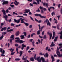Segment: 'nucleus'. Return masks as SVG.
Masks as SVG:
<instances>
[{"label":"nucleus","instance_id":"052dcab7","mask_svg":"<svg viewBox=\"0 0 62 62\" xmlns=\"http://www.w3.org/2000/svg\"><path fill=\"white\" fill-rule=\"evenodd\" d=\"M38 26L39 28V29L40 30V27H41L40 25V24H39Z\"/></svg>","mask_w":62,"mask_h":62},{"label":"nucleus","instance_id":"a211bd4d","mask_svg":"<svg viewBox=\"0 0 62 62\" xmlns=\"http://www.w3.org/2000/svg\"><path fill=\"white\" fill-rule=\"evenodd\" d=\"M36 1H37V3L38 4H39V1L41 2V0H36Z\"/></svg>","mask_w":62,"mask_h":62},{"label":"nucleus","instance_id":"ea45409f","mask_svg":"<svg viewBox=\"0 0 62 62\" xmlns=\"http://www.w3.org/2000/svg\"><path fill=\"white\" fill-rule=\"evenodd\" d=\"M42 22V20H40L39 21H38V23H41Z\"/></svg>","mask_w":62,"mask_h":62},{"label":"nucleus","instance_id":"4468645a","mask_svg":"<svg viewBox=\"0 0 62 62\" xmlns=\"http://www.w3.org/2000/svg\"><path fill=\"white\" fill-rule=\"evenodd\" d=\"M10 38L12 39V40H14V35L13 34L11 35L10 37Z\"/></svg>","mask_w":62,"mask_h":62},{"label":"nucleus","instance_id":"c03bdc74","mask_svg":"<svg viewBox=\"0 0 62 62\" xmlns=\"http://www.w3.org/2000/svg\"><path fill=\"white\" fill-rule=\"evenodd\" d=\"M46 35H44V37H43V39H46Z\"/></svg>","mask_w":62,"mask_h":62},{"label":"nucleus","instance_id":"6e6d98bb","mask_svg":"<svg viewBox=\"0 0 62 62\" xmlns=\"http://www.w3.org/2000/svg\"><path fill=\"white\" fill-rule=\"evenodd\" d=\"M23 15L24 16H27V14L26 13L23 14Z\"/></svg>","mask_w":62,"mask_h":62},{"label":"nucleus","instance_id":"13d9d810","mask_svg":"<svg viewBox=\"0 0 62 62\" xmlns=\"http://www.w3.org/2000/svg\"><path fill=\"white\" fill-rule=\"evenodd\" d=\"M38 10H37L36 11V12H40V10H39V8H38Z\"/></svg>","mask_w":62,"mask_h":62},{"label":"nucleus","instance_id":"72a5a7b5","mask_svg":"<svg viewBox=\"0 0 62 62\" xmlns=\"http://www.w3.org/2000/svg\"><path fill=\"white\" fill-rule=\"evenodd\" d=\"M23 34L24 36H26V35H27L26 32H24L23 33Z\"/></svg>","mask_w":62,"mask_h":62},{"label":"nucleus","instance_id":"603ef678","mask_svg":"<svg viewBox=\"0 0 62 62\" xmlns=\"http://www.w3.org/2000/svg\"><path fill=\"white\" fill-rule=\"evenodd\" d=\"M32 25H31L29 26V28H32Z\"/></svg>","mask_w":62,"mask_h":62},{"label":"nucleus","instance_id":"a19ab883","mask_svg":"<svg viewBox=\"0 0 62 62\" xmlns=\"http://www.w3.org/2000/svg\"><path fill=\"white\" fill-rule=\"evenodd\" d=\"M29 17L31 19V20L33 21H34V19H33L32 18V17H31V16H29Z\"/></svg>","mask_w":62,"mask_h":62},{"label":"nucleus","instance_id":"c9c22d12","mask_svg":"<svg viewBox=\"0 0 62 62\" xmlns=\"http://www.w3.org/2000/svg\"><path fill=\"white\" fill-rule=\"evenodd\" d=\"M32 4L34 5H38V3H37L36 2H34Z\"/></svg>","mask_w":62,"mask_h":62},{"label":"nucleus","instance_id":"39448f33","mask_svg":"<svg viewBox=\"0 0 62 62\" xmlns=\"http://www.w3.org/2000/svg\"><path fill=\"white\" fill-rule=\"evenodd\" d=\"M22 47H21V50H23L24 49V47H26V45H25L24 44H22Z\"/></svg>","mask_w":62,"mask_h":62},{"label":"nucleus","instance_id":"f3484780","mask_svg":"<svg viewBox=\"0 0 62 62\" xmlns=\"http://www.w3.org/2000/svg\"><path fill=\"white\" fill-rule=\"evenodd\" d=\"M46 57H48V56H49V55H48V53H46V54H45L44 56L45 57H46Z\"/></svg>","mask_w":62,"mask_h":62},{"label":"nucleus","instance_id":"79ce46f5","mask_svg":"<svg viewBox=\"0 0 62 62\" xmlns=\"http://www.w3.org/2000/svg\"><path fill=\"white\" fill-rule=\"evenodd\" d=\"M36 54H35V55L34 57V59L35 60H36Z\"/></svg>","mask_w":62,"mask_h":62},{"label":"nucleus","instance_id":"aec40b11","mask_svg":"<svg viewBox=\"0 0 62 62\" xmlns=\"http://www.w3.org/2000/svg\"><path fill=\"white\" fill-rule=\"evenodd\" d=\"M21 38V39H23L24 38V35H21L20 36Z\"/></svg>","mask_w":62,"mask_h":62},{"label":"nucleus","instance_id":"4d7b16f0","mask_svg":"<svg viewBox=\"0 0 62 62\" xmlns=\"http://www.w3.org/2000/svg\"><path fill=\"white\" fill-rule=\"evenodd\" d=\"M29 5L30 6H31V7H33V5L32 4L30 3Z\"/></svg>","mask_w":62,"mask_h":62},{"label":"nucleus","instance_id":"1a4fd4ad","mask_svg":"<svg viewBox=\"0 0 62 62\" xmlns=\"http://www.w3.org/2000/svg\"><path fill=\"white\" fill-rule=\"evenodd\" d=\"M51 55V58L52 59V61L51 62H54L53 61H54V57L52 55Z\"/></svg>","mask_w":62,"mask_h":62},{"label":"nucleus","instance_id":"bf43d9fd","mask_svg":"<svg viewBox=\"0 0 62 62\" xmlns=\"http://www.w3.org/2000/svg\"><path fill=\"white\" fill-rule=\"evenodd\" d=\"M16 50L17 54H19V52H18V48H16Z\"/></svg>","mask_w":62,"mask_h":62},{"label":"nucleus","instance_id":"9d476101","mask_svg":"<svg viewBox=\"0 0 62 62\" xmlns=\"http://www.w3.org/2000/svg\"><path fill=\"white\" fill-rule=\"evenodd\" d=\"M25 12H24V13H28L29 12H30V11L29 9H25Z\"/></svg>","mask_w":62,"mask_h":62},{"label":"nucleus","instance_id":"412c9836","mask_svg":"<svg viewBox=\"0 0 62 62\" xmlns=\"http://www.w3.org/2000/svg\"><path fill=\"white\" fill-rule=\"evenodd\" d=\"M19 34H20V32L19 31H18L16 33V36H18V35H19Z\"/></svg>","mask_w":62,"mask_h":62},{"label":"nucleus","instance_id":"774afa93","mask_svg":"<svg viewBox=\"0 0 62 62\" xmlns=\"http://www.w3.org/2000/svg\"><path fill=\"white\" fill-rule=\"evenodd\" d=\"M58 34H60L61 35H62V31L60 33H59Z\"/></svg>","mask_w":62,"mask_h":62},{"label":"nucleus","instance_id":"473e14b6","mask_svg":"<svg viewBox=\"0 0 62 62\" xmlns=\"http://www.w3.org/2000/svg\"><path fill=\"white\" fill-rule=\"evenodd\" d=\"M45 26H42L41 27V31H42V29H43V28H44L45 27Z\"/></svg>","mask_w":62,"mask_h":62},{"label":"nucleus","instance_id":"7ed1b4c3","mask_svg":"<svg viewBox=\"0 0 62 62\" xmlns=\"http://www.w3.org/2000/svg\"><path fill=\"white\" fill-rule=\"evenodd\" d=\"M41 60H42V61L43 62H49L48 60V59H47V61H45V59L43 57H41L40 58Z\"/></svg>","mask_w":62,"mask_h":62},{"label":"nucleus","instance_id":"8fccbe9b","mask_svg":"<svg viewBox=\"0 0 62 62\" xmlns=\"http://www.w3.org/2000/svg\"><path fill=\"white\" fill-rule=\"evenodd\" d=\"M13 13L14 14H16V15H18V14L15 12H13Z\"/></svg>","mask_w":62,"mask_h":62},{"label":"nucleus","instance_id":"a18cd8bd","mask_svg":"<svg viewBox=\"0 0 62 62\" xmlns=\"http://www.w3.org/2000/svg\"><path fill=\"white\" fill-rule=\"evenodd\" d=\"M38 41L39 42V43H40L41 42L40 40H39V39L38 40Z\"/></svg>","mask_w":62,"mask_h":62},{"label":"nucleus","instance_id":"5701e85b","mask_svg":"<svg viewBox=\"0 0 62 62\" xmlns=\"http://www.w3.org/2000/svg\"><path fill=\"white\" fill-rule=\"evenodd\" d=\"M30 60L31 61H34V58H30Z\"/></svg>","mask_w":62,"mask_h":62},{"label":"nucleus","instance_id":"ddd939ff","mask_svg":"<svg viewBox=\"0 0 62 62\" xmlns=\"http://www.w3.org/2000/svg\"><path fill=\"white\" fill-rule=\"evenodd\" d=\"M3 18H5L6 20V21H7V22H8V20L7 19H8V16H7V15L4 16H3Z\"/></svg>","mask_w":62,"mask_h":62},{"label":"nucleus","instance_id":"6e6552de","mask_svg":"<svg viewBox=\"0 0 62 62\" xmlns=\"http://www.w3.org/2000/svg\"><path fill=\"white\" fill-rule=\"evenodd\" d=\"M14 1H15V2H14V3L16 5V6H18V4L19 3V2H17V1H16V0H13Z\"/></svg>","mask_w":62,"mask_h":62},{"label":"nucleus","instance_id":"338daca9","mask_svg":"<svg viewBox=\"0 0 62 62\" xmlns=\"http://www.w3.org/2000/svg\"><path fill=\"white\" fill-rule=\"evenodd\" d=\"M49 35H50V37H52V34L51 33H50L49 34Z\"/></svg>","mask_w":62,"mask_h":62},{"label":"nucleus","instance_id":"69168bd1","mask_svg":"<svg viewBox=\"0 0 62 62\" xmlns=\"http://www.w3.org/2000/svg\"><path fill=\"white\" fill-rule=\"evenodd\" d=\"M15 39H20V38L19 37H16L15 38Z\"/></svg>","mask_w":62,"mask_h":62},{"label":"nucleus","instance_id":"09e8293b","mask_svg":"<svg viewBox=\"0 0 62 62\" xmlns=\"http://www.w3.org/2000/svg\"><path fill=\"white\" fill-rule=\"evenodd\" d=\"M39 8L40 9H43V7H41V6H40V7Z\"/></svg>","mask_w":62,"mask_h":62},{"label":"nucleus","instance_id":"e433bc0d","mask_svg":"<svg viewBox=\"0 0 62 62\" xmlns=\"http://www.w3.org/2000/svg\"><path fill=\"white\" fill-rule=\"evenodd\" d=\"M54 15H55V13L54 12H53L52 13H51V15L52 16H53L54 15Z\"/></svg>","mask_w":62,"mask_h":62},{"label":"nucleus","instance_id":"37998d69","mask_svg":"<svg viewBox=\"0 0 62 62\" xmlns=\"http://www.w3.org/2000/svg\"><path fill=\"white\" fill-rule=\"evenodd\" d=\"M29 49V46H27V48H26V51H27V50H28V49Z\"/></svg>","mask_w":62,"mask_h":62},{"label":"nucleus","instance_id":"4be33fe9","mask_svg":"<svg viewBox=\"0 0 62 62\" xmlns=\"http://www.w3.org/2000/svg\"><path fill=\"white\" fill-rule=\"evenodd\" d=\"M22 54H23V51H20V53H19L20 55V57L21 56V55H22Z\"/></svg>","mask_w":62,"mask_h":62},{"label":"nucleus","instance_id":"c756f323","mask_svg":"<svg viewBox=\"0 0 62 62\" xmlns=\"http://www.w3.org/2000/svg\"><path fill=\"white\" fill-rule=\"evenodd\" d=\"M59 25H58L57 26V29H58V30H59L60 29H59Z\"/></svg>","mask_w":62,"mask_h":62},{"label":"nucleus","instance_id":"b1692460","mask_svg":"<svg viewBox=\"0 0 62 62\" xmlns=\"http://www.w3.org/2000/svg\"><path fill=\"white\" fill-rule=\"evenodd\" d=\"M19 42L20 44H22L23 43V41L22 40H19Z\"/></svg>","mask_w":62,"mask_h":62},{"label":"nucleus","instance_id":"680f3d73","mask_svg":"<svg viewBox=\"0 0 62 62\" xmlns=\"http://www.w3.org/2000/svg\"><path fill=\"white\" fill-rule=\"evenodd\" d=\"M60 6H61V4H59L58 5V7L59 8H60Z\"/></svg>","mask_w":62,"mask_h":62},{"label":"nucleus","instance_id":"cd10ccee","mask_svg":"<svg viewBox=\"0 0 62 62\" xmlns=\"http://www.w3.org/2000/svg\"><path fill=\"white\" fill-rule=\"evenodd\" d=\"M13 30V29H11L9 30H8V32H10L12 31Z\"/></svg>","mask_w":62,"mask_h":62},{"label":"nucleus","instance_id":"de8ad7c7","mask_svg":"<svg viewBox=\"0 0 62 62\" xmlns=\"http://www.w3.org/2000/svg\"><path fill=\"white\" fill-rule=\"evenodd\" d=\"M14 25H15L14 24L12 23L11 24V26H14Z\"/></svg>","mask_w":62,"mask_h":62},{"label":"nucleus","instance_id":"4c0bfd02","mask_svg":"<svg viewBox=\"0 0 62 62\" xmlns=\"http://www.w3.org/2000/svg\"><path fill=\"white\" fill-rule=\"evenodd\" d=\"M32 43L33 46H35V42L34 41L32 42Z\"/></svg>","mask_w":62,"mask_h":62},{"label":"nucleus","instance_id":"3c124183","mask_svg":"<svg viewBox=\"0 0 62 62\" xmlns=\"http://www.w3.org/2000/svg\"><path fill=\"white\" fill-rule=\"evenodd\" d=\"M43 9L44 11H46L47 10V9H46L45 8H44Z\"/></svg>","mask_w":62,"mask_h":62},{"label":"nucleus","instance_id":"20e7f679","mask_svg":"<svg viewBox=\"0 0 62 62\" xmlns=\"http://www.w3.org/2000/svg\"><path fill=\"white\" fill-rule=\"evenodd\" d=\"M22 19H23V18H20V19H18V20H16V19H14V20L15 22H16V23H19L20 22V21H21V20Z\"/></svg>","mask_w":62,"mask_h":62},{"label":"nucleus","instance_id":"bb28decb","mask_svg":"<svg viewBox=\"0 0 62 62\" xmlns=\"http://www.w3.org/2000/svg\"><path fill=\"white\" fill-rule=\"evenodd\" d=\"M39 55H44V53H40L39 54Z\"/></svg>","mask_w":62,"mask_h":62},{"label":"nucleus","instance_id":"0e129e2a","mask_svg":"<svg viewBox=\"0 0 62 62\" xmlns=\"http://www.w3.org/2000/svg\"><path fill=\"white\" fill-rule=\"evenodd\" d=\"M60 39H62V35L60 36Z\"/></svg>","mask_w":62,"mask_h":62},{"label":"nucleus","instance_id":"f704fd0d","mask_svg":"<svg viewBox=\"0 0 62 62\" xmlns=\"http://www.w3.org/2000/svg\"><path fill=\"white\" fill-rule=\"evenodd\" d=\"M47 25H49V26H50L51 25V23H50L49 22L47 23Z\"/></svg>","mask_w":62,"mask_h":62},{"label":"nucleus","instance_id":"2eb2a0df","mask_svg":"<svg viewBox=\"0 0 62 62\" xmlns=\"http://www.w3.org/2000/svg\"><path fill=\"white\" fill-rule=\"evenodd\" d=\"M55 46V44H54V42H52L51 45H50V47H53V46Z\"/></svg>","mask_w":62,"mask_h":62},{"label":"nucleus","instance_id":"423d86ee","mask_svg":"<svg viewBox=\"0 0 62 62\" xmlns=\"http://www.w3.org/2000/svg\"><path fill=\"white\" fill-rule=\"evenodd\" d=\"M40 56L37 57L36 58V60L39 62H41V60L40 59Z\"/></svg>","mask_w":62,"mask_h":62},{"label":"nucleus","instance_id":"58836bf2","mask_svg":"<svg viewBox=\"0 0 62 62\" xmlns=\"http://www.w3.org/2000/svg\"><path fill=\"white\" fill-rule=\"evenodd\" d=\"M15 60H16V61H19L20 60V59L19 58H16L15 59Z\"/></svg>","mask_w":62,"mask_h":62},{"label":"nucleus","instance_id":"7c9ffc66","mask_svg":"<svg viewBox=\"0 0 62 62\" xmlns=\"http://www.w3.org/2000/svg\"><path fill=\"white\" fill-rule=\"evenodd\" d=\"M20 39H17L16 40V42H19L20 41Z\"/></svg>","mask_w":62,"mask_h":62},{"label":"nucleus","instance_id":"49530a36","mask_svg":"<svg viewBox=\"0 0 62 62\" xmlns=\"http://www.w3.org/2000/svg\"><path fill=\"white\" fill-rule=\"evenodd\" d=\"M49 22V20L48 19H46V23H48Z\"/></svg>","mask_w":62,"mask_h":62},{"label":"nucleus","instance_id":"dca6fc26","mask_svg":"<svg viewBox=\"0 0 62 62\" xmlns=\"http://www.w3.org/2000/svg\"><path fill=\"white\" fill-rule=\"evenodd\" d=\"M8 1H4L2 3V5H5L6 4H8Z\"/></svg>","mask_w":62,"mask_h":62},{"label":"nucleus","instance_id":"0eeeda50","mask_svg":"<svg viewBox=\"0 0 62 62\" xmlns=\"http://www.w3.org/2000/svg\"><path fill=\"white\" fill-rule=\"evenodd\" d=\"M43 4L44 6H46L47 8H48V3L46 4V3L45 2L44 3H43Z\"/></svg>","mask_w":62,"mask_h":62},{"label":"nucleus","instance_id":"f257e3e1","mask_svg":"<svg viewBox=\"0 0 62 62\" xmlns=\"http://www.w3.org/2000/svg\"><path fill=\"white\" fill-rule=\"evenodd\" d=\"M34 15L36 17H37V16H39V17L40 18H42V19H43V18L46 19V16H42V15H41L40 14H34Z\"/></svg>","mask_w":62,"mask_h":62},{"label":"nucleus","instance_id":"5fc2aeb1","mask_svg":"<svg viewBox=\"0 0 62 62\" xmlns=\"http://www.w3.org/2000/svg\"><path fill=\"white\" fill-rule=\"evenodd\" d=\"M15 52H11V55H13L14 54V53H15Z\"/></svg>","mask_w":62,"mask_h":62},{"label":"nucleus","instance_id":"f8f14e48","mask_svg":"<svg viewBox=\"0 0 62 62\" xmlns=\"http://www.w3.org/2000/svg\"><path fill=\"white\" fill-rule=\"evenodd\" d=\"M7 29V27H4V28H2L1 29V31H3V30L4 31L6 30Z\"/></svg>","mask_w":62,"mask_h":62},{"label":"nucleus","instance_id":"393cba45","mask_svg":"<svg viewBox=\"0 0 62 62\" xmlns=\"http://www.w3.org/2000/svg\"><path fill=\"white\" fill-rule=\"evenodd\" d=\"M3 37H4V35L2 34V36L0 37V39L2 40L3 39Z\"/></svg>","mask_w":62,"mask_h":62},{"label":"nucleus","instance_id":"9b49d317","mask_svg":"<svg viewBox=\"0 0 62 62\" xmlns=\"http://www.w3.org/2000/svg\"><path fill=\"white\" fill-rule=\"evenodd\" d=\"M56 53L58 57H59V56H60V53L59 51H57L56 52Z\"/></svg>","mask_w":62,"mask_h":62},{"label":"nucleus","instance_id":"a878e982","mask_svg":"<svg viewBox=\"0 0 62 62\" xmlns=\"http://www.w3.org/2000/svg\"><path fill=\"white\" fill-rule=\"evenodd\" d=\"M52 7H50V8H48V10H49V11L50 12H51V9H52Z\"/></svg>","mask_w":62,"mask_h":62},{"label":"nucleus","instance_id":"c85d7f7f","mask_svg":"<svg viewBox=\"0 0 62 62\" xmlns=\"http://www.w3.org/2000/svg\"><path fill=\"white\" fill-rule=\"evenodd\" d=\"M55 20V21H55L54 22V23H57V20L55 19V18H54V21Z\"/></svg>","mask_w":62,"mask_h":62},{"label":"nucleus","instance_id":"e2e57ef3","mask_svg":"<svg viewBox=\"0 0 62 62\" xmlns=\"http://www.w3.org/2000/svg\"><path fill=\"white\" fill-rule=\"evenodd\" d=\"M10 6H11L12 8H13L14 7V5H10Z\"/></svg>","mask_w":62,"mask_h":62},{"label":"nucleus","instance_id":"f03ea898","mask_svg":"<svg viewBox=\"0 0 62 62\" xmlns=\"http://www.w3.org/2000/svg\"><path fill=\"white\" fill-rule=\"evenodd\" d=\"M24 19H22L21 20V23H24V24L27 27L28 26V25H29V24L27 23L24 22V21H24Z\"/></svg>","mask_w":62,"mask_h":62},{"label":"nucleus","instance_id":"2f4dec72","mask_svg":"<svg viewBox=\"0 0 62 62\" xmlns=\"http://www.w3.org/2000/svg\"><path fill=\"white\" fill-rule=\"evenodd\" d=\"M17 17H18V18H22L23 17V16H20L18 15L17 16Z\"/></svg>","mask_w":62,"mask_h":62},{"label":"nucleus","instance_id":"6ab92c4d","mask_svg":"<svg viewBox=\"0 0 62 62\" xmlns=\"http://www.w3.org/2000/svg\"><path fill=\"white\" fill-rule=\"evenodd\" d=\"M40 31H41V30L38 31L37 32V35H40Z\"/></svg>","mask_w":62,"mask_h":62},{"label":"nucleus","instance_id":"864d4df0","mask_svg":"<svg viewBox=\"0 0 62 62\" xmlns=\"http://www.w3.org/2000/svg\"><path fill=\"white\" fill-rule=\"evenodd\" d=\"M2 51H3V49L2 48H0V51L1 53H2Z\"/></svg>","mask_w":62,"mask_h":62}]
</instances>
